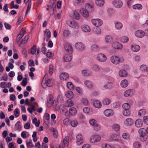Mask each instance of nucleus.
Wrapping results in <instances>:
<instances>
[{"instance_id":"obj_1","label":"nucleus","mask_w":148,"mask_h":148,"mask_svg":"<svg viewBox=\"0 0 148 148\" xmlns=\"http://www.w3.org/2000/svg\"><path fill=\"white\" fill-rule=\"evenodd\" d=\"M110 60L113 64L117 65L123 62L124 61V58L121 56L114 55L110 57Z\"/></svg>"},{"instance_id":"obj_2","label":"nucleus","mask_w":148,"mask_h":148,"mask_svg":"<svg viewBox=\"0 0 148 148\" xmlns=\"http://www.w3.org/2000/svg\"><path fill=\"white\" fill-rule=\"evenodd\" d=\"M145 130L143 128H140L138 131V132L140 136V140L143 141H146L147 138V135L145 132Z\"/></svg>"},{"instance_id":"obj_3","label":"nucleus","mask_w":148,"mask_h":148,"mask_svg":"<svg viewBox=\"0 0 148 148\" xmlns=\"http://www.w3.org/2000/svg\"><path fill=\"white\" fill-rule=\"evenodd\" d=\"M42 85L43 88H45L47 86L51 87L53 85L52 80L51 79H43L42 82Z\"/></svg>"},{"instance_id":"obj_4","label":"nucleus","mask_w":148,"mask_h":148,"mask_svg":"<svg viewBox=\"0 0 148 148\" xmlns=\"http://www.w3.org/2000/svg\"><path fill=\"white\" fill-rule=\"evenodd\" d=\"M67 23L69 26L73 28L77 29L79 27V24L74 20H68Z\"/></svg>"},{"instance_id":"obj_5","label":"nucleus","mask_w":148,"mask_h":148,"mask_svg":"<svg viewBox=\"0 0 148 148\" xmlns=\"http://www.w3.org/2000/svg\"><path fill=\"white\" fill-rule=\"evenodd\" d=\"M96 59L97 61L103 62L106 61L107 58L106 55L104 54L99 53L97 55Z\"/></svg>"},{"instance_id":"obj_6","label":"nucleus","mask_w":148,"mask_h":148,"mask_svg":"<svg viewBox=\"0 0 148 148\" xmlns=\"http://www.w3.org/2000/svg\"><path fill=\"white\" fill-rule=\"evenodd\" d=\"M101 139L100 136L98 135H94L91 136L90 138V142L92 143H95L99 141Z\"/></svg>"},{"instance_id":"obj_7","label":"nucleus","mask_w":148,"mask_h":148,"mask_svg":"<svg viewBox=\"0 0 148 148\" xmlns=\"http://www.w3.org/2000/svg\"><path fill=\"white\" fill-rule=\"evenodd\" d=\"M75 47L77 50L79 51H83L85 49V45L81 42H78L75 43Z\"/></svg>"},{"instance_id":"obj_8","label":"nucleus","mask_w":148,"mask_h":148,"mask_svg":"<svg viewBox=\"0 0 148 148\" xmlns=\"http://www.w3.org/2000/svg\"><path fill=\"white\" fill-rule=\"evenodd\" d=\"M92 24L96 27H99L101 25L103 24L102 21L99 19H93L91 20Z\"/></svg>"},{"instance_id":"obj_9","label":"nucleus","mask_w":148,"mask_h":148,"mask_svg":"<svg viewBox=\"0 0 148 148\" xmlns=\"http://www.w3.org/2000/svg\"><path fill=\"white\" fill-rule=\"evenodd\" d=\"M111 141H115L119 142H122V140L120 136L118 134H112L110 137Z\"/></svg>"},{"instance_id":"obj_10","label":"nucleus","mask_w":148,"mask_h":148,"mask_svg":"<svg viewBox=\"0 0 148 148\" xmlns=\"http://www.w3.org/2000/svg\"><path fill=\"white\" fill-rule=\"evenodd\" d=\"M133 104V102L132 100H129L127 101V103L122 104V107L124 109H130Z\"/></svg>"},{"instance_id":"obj_11","label":"nucleus","mask_w":148,"mask_h":148,"mask_svg":"<svg viewBox=\"0 0 148 148\" xmlns=\"http://www.w3.org/2000/svg\"><path fill=\"white\" fill-rule=\"evenodd\" d=\"M112 47L114 49L120 50L122 49L123 46L120 43L118 42H114L111 44Z\"/></svg>"},{"instance_id":"obj_12","label":"nucleus","mask_w":148,"mask_h":148,"mask_svg":"<svg viewBox=\"0 0 148 148\" xmlns=\"http://www.w3.org/2000/svg\"><path fill=\"white\" fill-rule=\"evenodd\" d=\"M134 34L136 37L139 38H142L145 36L144 31L140 29L136 31Z\"/></svg>"},{"instance_id":"obj_13","label":"nucleus","mask_w":148,"mask_h":148,"mask_svg":"<svg viewBox=\"0 0 148 148\" xmlns=\"http://www.w3.org/2000/svg\"><path fill=\"white\" fill-rule=\"evenodd\" d=\"M104 115L107 117H109L112 116L114 114L113 110L110 109H107L103 112Z\"/></svg>"},{"instance_id":"obj_14","label":"nucleus","mask_w":148,"mask_h":148,"mask_svg":"<svg viewBox=\"0 0 148 148\" xmlns=\"http://www.w3.org/2000/svg\"><path fill=\"white\" fill-rule=\"evenodd\" d=\"M114 6L116 8H120L123 5L122 2L120 0H115L112 2Z\"/></svg>"},{"instance_id":"obj_15","label":"nucleus","mask_w":148,"mask_h":148,"mask_svg":"<svg viewBox=\"0 0 148 148\" xmlns=\"http://www.w3.org/2000/svg\"><path fill=\"white\" fill-rule=\"evenodd\" d=\"M93 105L94 107L97 108H100L102 106L101 101L95 99L92 102Z\"/></svg>"},{"instance_id":"obj_16","label":"nucleus","mask_w":148,"mask_h":148,"mask_svg":"<svg viewBox=\"0 0 148 148\" xmlns=\"http://www.w3.org/2000/svg\"><path fill=\"white\" fill-rule=\"evenodd\" d=\"M64 48L66 51L70 53H71L73 52V48L71 45L69 43L65 44L64 45Z\"/></svg>"},{"instance_id":"obj_17","label":"nucleus","mask_w":148,"mask_h":148,"mask_svg":"<svg viewBox=\"0 0 148 148\" xmlns=\"http://www.w3.org/2000/svg\"><path fill=\"white\" fill-rule=\"evenodd\" d=\"M83 112L88 114H91L93 112L92 109L90 107H85L83 109Z\"/></svg>"},{"instance_id":"obj_18","label":"nucleus","mask_w":148,"mask_h":148,"mask_svg":"<svg viewBox=\"0 0 148 148\" xmlns=\"http://www.w3.org/2000/svg\"><path fill=\"white\" fill-rule=\"evenodd\" d=\"M83 142L82 136L81 134H79L76 137V143L77 144L80 145L82 144Z\"/></svg>"},{"instance_id":"obj_19","label":"nucleus","mask_w":148,"mask_h":148,"mask_svg":"<svg viewBox=\"0 0 148 148\" xmlns=\"http://www.w3.org/2000/svg\"><path fill=\"white\" fill-rule=\"evenodd\" d=\"M140 48L139 45L134 44L131 45V49L134 52H138L140 49Z\"/></svg>"},{"instance_id":"obj_20","label":"nucleus","mask_w":148,"mask_h":148,"mask_svg":"<svg viewBox=\"0 0 148 148\" xmlns=\"http://www.w3.org/2000/svg\"><path fill=\"white\" fill-rule=\"evenodd\" d=\"M60 77L61 80H66L69 78V75L66 73L63 72L60 74Z\"/></svg>"},{"instance_id":"obj_21","label":"nucleus","mask_w":148,"mask_h":148,"mask_svg":"<svg viewBox=\"0 0 148 148\" xmlns=\"http://www.w3.org/2000/svg\"><path fill=\"white\" fill-rule=\"evenodd\" d=\"M81 28L82 31L86 33L90 32L91 30L90 27L88 25L86 24H83L82 25Z\"/></svg>"},{"instance_id":"obj_22","label":"nucleus","mask_w":148,"mask_h":148,"mask_svg":"<svg viewBox=\"0 0 148 148\" xmlns=\"http://www.w3.org/2000/svg\"><path fill=\"white\" fill-rule=\"evenodd\" d=\"M134 121L131 118H129L126 119L124 122V124L127 126H130L133 123Z\"/></svg>"},{"instance_id":"obj_23","label":"nucleus","mask_w":148,"mask_h":148,"mask_svg":"<svg viewBox=\"0 0 148 148\" xmlns=\"http://www.w3.org/2000/svg\"><path fill=\"white\" fill-rule=\"evenodd\" d=\"M113 87V84L111 82H108L106 83L103 86V88L104 89H110Z\"/></svg>"},{"instance_id":"obj_24","label":"nucleus","mask_w":148,"mask_h":148,"mask_svg":"<svg viewBox=\"0 0 148 148\" xmlns=\"http://www.w3.org/2000/svg\"><path fill=\"white\" fill-rule=\"evenodd\" d=\"M143 124L142 120L140 119H137L135 121V126L138 128L141 127Z\"/></svg>"},{"instance_id":"obj_25","label":"nucleus","mask_w":148,"mask_h":148,"mask_svg":"<svg viewBox=\"0 0 148 148\" xmlns=\"http://www.w3.org/2000/svg\"><path fill=\"white\" fill-rule=\"evenodd\" d=\"M82 74L85 76H89L92 75V73L89 70L84 69L81 71Z\"/></svg>"},{"instance_id":"obj_26","label":"nucleus","mask_w":148,"mask_h":148,"mask_svg":"<svg viewBox=\"0 0 148 148\" xmlns=\"http://www.w3.org/2000/svg\"><path fill=\"white\" fill-rule=\"evenodd\" d=\"M81 13L84 17H87L89 16L88 12L86 9L83 8L80 10Z\"/></svg>"},{"instance_id":"obj_27","label":"nucleus","mask_w":148,"mask_h":148,"mask_svg":"<svg viewBox=\"0 0 148 148\" xmlns=\"http://www.w3.org/2000/svg\"><path fill=\"white\" fill-rule=\"evenodd\" d=\"M44 33L45 34L46 36V41H47L51 38V32L49 29H47L44 31Z\"/></svg>"},{"instance_id":"obj_28","label":"nucleus","mask_w":148,"mask_h":148,"mask_svg":"<svg viewBox=\"0 0 148 148\" xmlns=\"http://www.w3.org/2000/svg\"><path fill=\"white\" fill-rule=\"evenodd\" d=\"M84 84L89 89H91L93 87L92 82L89 80H86L84 82Z\"/></svg>"},{"instance_id":"obj_29","label":"nucleus","mask_w":148,"mask_h":148,"mask_svg":"<svg viewBox=\"0 0 148 148\" xmlns=\"http://www.w3.org/2000/svg\"><path fill=\"white\" fill-rule=\"evenodd\" d=\"M72 58V54L70 53L69 54H66L64 57V61L66 62H69L71 61Z\"/></svg>"},{"instance_id":"obj_30","label":"nucleus","mask_w":148,"mask_h":148,"mask_svg":"<svg viewBox=\"0 0 148 148\" xmlns=\"http://www.w3.org/2000/svg\"><path fill=\"white\" fill-rule=\"evenodd\" d=\"M128 84V82L126 79H123L122 80L120 83L121 86L123 88H125L127 87Z\"/></svg>"},{"instance_id":"obj_31","label":"nucleus","mask_w":148,"mask_h":148,"mask_svg":"<svg viewBox=\"0 0 148 148\" xmlns=\"http://www.w3.org/2000/svg\"><path fill=\"white\" fill-rule=\"evenodd\" d=\"M95 2L97 5L101 7L104 4V0H95Z\"/></svg>"},{"instance_id":"obj_32","label":"nucleus","mask_w":148,"mask_h":148,"mask_svg":"<svg viewBox=\"0 0 148 148\" xmlns=\"http://www.w3.org/2000/svg\"><path fill=\"white\" fill-rule=\"evenodd\" d=\"M69 114L71 115H74L77 113L76 109L73 107H71L69 110Z\"/></svg>"},{"instance_id":"obj_33","label":"nucleus","mask_w":148,"mask_h":148,"mask_svg":"<svg viewBox=\"0 0 148 148\" xmlns=\"http://www.w3.org/2000/svg\"><path fill=\"white\" fill-rule=\"evenodd\" d=\"M146 111L144 109L139 110L138 112V115L140 117H142L146 114Z\"/></svg>"},{"instance_id":"obj_34","label":"nucleus","mask_w":148,"mask_h":148,"mask_svg":"<svg viewBox=\"0 0 148 148\" xmlns=\"http://www.w3.org/2000/svg\"><path fill=\"white\" fill-rule=\"evenodd\" d=\"M102 103L103 105H108L111 103L110 99L108 98H106L103 99L102 100Z\"/></svg>"},{"instance_id":"obj_35","label":"nucleus","mask_w":148,"mask_h":148,"mask_svg":"<svg viewBox=\"0 0 148 148\" xmlns=\"http://www.w3.org/2000/svg\"><path fill=\"white\" fill-rule=\"evenodd\" d=\"M111 127L116 132L119 131L120 129V126L117 124H114L111 126Z\"/></svg>"},{"instance_id":"obj_36","label":"nucleus","mask_w":148,"mask_h":148,"mask_svg":"<svg viewBox=\"0 0 148 148\" xmlns=\"http://www.w3.org/2000/svg\"><path fill=\"white\" fill-rule=\"evenodd\" d=\"M101 32V29L98 27L94 28L93 29V33L94 34H100Z\"/></svg>"},{"instance_id":"obj_37","label":"nucleus","mask_w":148,"mask_h":148,"mask_svg":"<svg viewBox=\"0 0 148 148\" xmlns=\"http://www.w3.org/2000/svg\"><path fill=\"white\" fill-rule=\"evenodd\" d=\"M133 8L135 10H141L142 9L143 6L142 5L140 4H136L132 6Z\"/></svg>"},{"instance_id":"obj_38","label":"nucleus","mask_w":148,"mask_h":148,"mask_svg":"<svg viewBox=\"0 0 148 148\" xmlns=\"http://www.w3.org/2000/svg\"><path fill=\"white\" fill-rule=\"evenodd\" d=\"M85 7L88 9H90L91 11H92L93 10L94 5L92 3L90 4L89 3H87L85 4Z\"/></svg>"},{"instance_id":"obj_39","label":"nucleus","mask_w":148,"mask_h":148,"mask_svg":"<svg viewBox=\"0 0 148 148\" xmlns=\"http://www.w3.org/2000/svg\"><path fill=\"white\" fill-rule=\"evenodd\" d=\"M119 76L121 77H125L127 76V73L124 70H121L119 72Z\"/></svg>"},{"instance_id":"obj_40","label":"nucleus","mask_w":148,"mask_h":148,"mask_svg":"<svg viewBox=\"0 0 148 148\" xmlns=\"http://www.w3.org/2000/svg\"><path fill=\"white\" fill-rule=\"evenodd\" d=\"M73 17V18L77 20H79L80 18V14L76 10L74 12Z\"/></svg>"},{"instance_id":"obj_41","label":"nucleus","mask_w":148,"mask_h":148,"mask_svg":"<svg viewBox=\"0 0 148 148\" xmlns=\"http://www.w3.org/2000/svg\"><path fill=\"white\" fill-rule=\"evenodd\" d=\"M133 92V90L131 89H129L125 91L124 93V96L126 97H127L131 95Z\"/></svg>"},{"instance_id":"obj_42","label":"nucleus","mask_w":148,"mask_h":148,"mask_svg":"<svg viewBox=\"0 0 148 148\" xmlns=\"http://www.w3.org/2000/svg\"><path fill=\"white\" fill-rule=\"evenodd\" d=\"M123 114L124 116H129L131 114V111L130 109H124L123 111Z\"/></svg>"},{"instance_id":"obj_43","label":"nucleus","mask_w":148,"mask_h":148,"mask_svg":"<svg viewBox=\"0 0 148 148\" xmlns=\"http://www.w3.org/2000/svg\"><path fill=\"white\" fill-rule=\"evenodd\" d=\"M69 137L68 136H66L64 139L63 142L65 147H67L69 144Z\"/></svg>"},{"instance_id":"obj_44","label":"nucleus","mask_w":148,"mask_h":148,"mask_svg":"<svg viewBox=\"0 0 148 148\" xmlns=\"http://www.w3.org/2000/svg\"><path fill=\"white\" fill-rule=\"evenodd\" d=\"M66 97L69 99L72 98L73 96V92L70 91H67L65 94Z\"/></svg>"},{"instance_id":"obj_45","label":"nucleus","mask_w":148,"mask_h":148,"mask_svg":"<svg viewBox=\"0 0 148 148\" xmlns=\"http://www.w3.org/2000/svg\"><path fill=\"white\" fill-rule=\"evenodd\" d=\"M115 28L117 29H120L123 26L122 24L119 22H116L115 23Z\"/></svg>"},{"instance_id":"obj_46","label":"nucleus","mask_w":148,"mask_h":148,"mask_svg":"<svg viewBox=\"0 0 148 148\" xmlns=\"http://www.w3.org/2000/svg\"><path fill=\"white\" fill-rule=\"evenodd\" d=\"M92 69L95 72H98L100 70V68L97 64H94L91 67Z\"/></svg>"},{"instance_id":"obj_47","label":"nucleus","mask_w":148,"mask_h":148,"mask_svg":"<svg viewBox=\"0 0 148 148\" xmlns=\"http://www.w3.org/2000/svg\"><path fill=\"white\" fill-rule=\"evenodd\" d=\"M129 40V38L126 36H123L120 38L121 42L123 43H127Z\"/></svg>"},{"instance_id":"obj_48","label":"nucleus","mask_w":148,"mask_h":148,"mask_svg":"<svg viewBox=\"0 0 148 148\" xmlns=\"http://www.w3.org/2000/svg\"><path fill=\"white\" fill-rule=\"evenodd\" d=\"M67 88L70 90H73L74 89V85L71 82H68L66 84Z\"/></svg>"},{"instance_id":"obj_49","label":"nucleus","mask_w":148,"mask_h":148,"mask_svg":"<svg viewBox=\"0 0 148 148\" xmlns=\"http://www.w3.org/2000/svg\"><path fill=\"white\" fill-rule=\"evenodd\" d=\"M140 70L144 72H148V67H147L145 65L142 64L141 65L140 67Z\"/></svg>"},{"instance_id":"obj_50","label":"nucleus","mask_w":148,"mask_h":148,"mask_svg":"<svg viewBox=\"0 0 148 148\" xmlns=\"http://www.w3.org/2000/svg\"><path fill=\"white\" fill-rule=\"evenodd\" d=\"M81 101L85 106H87L89 103L88 100L86 98H82L81 99Z\"/></svg>"},{"instance_id":"obj_51","label":"nucleus","mask_w":148,"mask_h":148,"mask_svg":"<svg viewBox=\"0 0 148 148\" xmlns=\"http://www.w3.org/2000/svg\"><path fill=\"white\" fill-rule=\"evenodd\" d=\"M84 0H74V3L75 4L82 5L84 3Z\"/></svg>"},{"instance_id":"obj_52","label":"nucleus","mask_w":148,"mask_h":148,"mask_svg":"<svg viewBox=\"0 0 148 148\" xmlns=\"http://www.w3.org/2000/svg\"><path fill=\"white\" fill-rule=\"evenodd\" d=\"M21 127L20 122L19 121H17L15 125V129L17 130L21 131Z\"/></svg>"},{"instance_id":"obj_53","label":"nucleus","mask_w":148,"mask_h":148,"mask_svg":"<svg viewBox=\"0 0 148 148\" xmlns=\"http://www.w3.org/2000/svg\"><path fill=\"white\" fill-rule=\"evenodd\" d=\"M112 38L110 36L107 35L106 37L105 41L107 43H110L112 41Z\"/></svg>"},{"instance_id":"obj_54","label":"nucleus","mask_w":148,"mask_h":148,"mask_svg":"<svg viewBox=\"0 0 148 148\" xmlns=\"http://www.w3.org/2000/svg\"><path fill=\"white\" fill-rule=\"evenodd\" d=\"M70 34V31L68 30L65 29L63 32V36L65 37H67L69 36Z\"/></svg>"},{"instance_id":"obj_55","label":"nucleus","mask_w":148,"mask_h":148,"mask_svg":"<svg viewBox=\"0 0 148 148\" xmlns=\"http://www.w3.org/2000/svg\"><path fill=\"white\" fill-rule=\"evenodd\" d=\"M91 49L95 51H98L99 50V47L98 46L95 44H94L91 45Z\"/></svg>"},{"instance_id":"obj_56","label":"nucleus","mask_w":148,"mask_h":148,"mask_svg":"<svg viewBox=\"0 0 148 148\" xmlns=\"http://www.w3.org/2000/svg\"><path fill=\"white\" fill-rule=\"evenodd\" d=\"M26 145L27 147H33L34 146V145L32 143V140L31 139H30L29 140H27Z\"/></svg>"},{"instance_id":"obj_57","label":"nucleus","mask_w":148,"mask_h":148,"mask_svg":"<svg viewBox=\"0 0 148 148\" xmlns=\"http://www.w3.org/2000/svg\"><path fill=\"white\" fill-rule=\"evenodd\" d=\"M73 101L70 100H67L66 103V106L67 107H71L73 105Z\"/></svg>"},{"instance_id":"obj_58","label":"nucleus","mask_w":148,"mask_h":148,"mask_svg":"<svg viewBox=\"0 0 148 148\" xmlns=\"http://www.w3.org/2000/svg\"><path fill=\"white\" fill-rule=\"evenodd\" d=\"M133 147L134 148H140L141 147V144L140 142L136 141L133 144Z\"/></svg>"},{"instance_id":"obj_59","label":"nucleus","mask_w":148,"mask_h":148,"mask_svg":"<svg viewBox=\"0 0 148 148\" xmlns=\"http://www.w3.org/2000/svg\"><path fill=\"white\" fill-rule=\"evenodd\" d=\"M51 130L53 132L54 137L55 138H57L58 136V133L57 130L54 128H52Z\"/></svg>"},{"instance_id":"obj_60","label":"nucleus","mask_w":148,"mask_h":148,"mask_svg":"<svg viewBox=\"0 0 148 148\" xmlns=\"http://www.w3.org/2000/svg\"><path fill=\"white\" fill-rule=\"evenodd\" d=\"M36 135V132L34 131L33 132V134L32 135V137L33 138V140L34 142H36L37 140V138Z\"/></svg>"},{"instance_id":"obj_61","label":"nucleus","mask_w":148,"mask_h":148,"mask_svg":"<svg viewBox=\"0 0 148 148\" xmlns=\"http://www.w3.org/2000/svg\"><path fill=\"white\" fill-rule=\"evenodd\" d=\"M71 125L73 127H76L78 123L77 120H73L71 121Z\"/></svg>"},{"instance_id":"obj_62","label":"nucleus","mask_w":148,"mask_h":148,"mask_svg":"<svg viewBox=\"0 0 148 148\" xmlns=\"http://www.w3.org/2000/svg\"><path fill=\"white\" fill-rule=\"evenodd\" d=\"M14 114L16 118L18 117L20 114L19 110L18 108H16L14 111Z\"/></svg>"},{"instance_id":"obj_63","label":"nucleus","mask_w":148,"mask_h":148,"mask_svg":"<svg viewBox=\"0 0 148 148\" xmlns=\"http://www.w3.org/2000/svg\"><path fill=\"white\" fill-rule=\"evenodd\" d=\"M90 124L94 126L95 125H96V124L97 123L96 121L94 119H91L89 120Z\"/></svg>"},{"instance_id":"obj_64","label":"nucleus","mask_w":148,"mask_h":148,"mask_svg":"<svg viewBox=\"0 0 148 148\" xmlns=\"http://www.w3.org/2000/svg\"><path fill=\"white\" fill-rule=\"evenodd\" d=\"M122 138L125 140H127L129 138V135L128 134L124 133L122 134Z\"/></svg>"}]
</instances>
